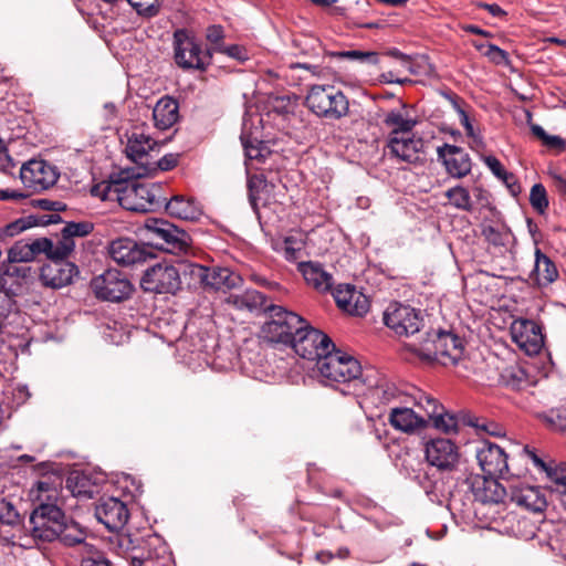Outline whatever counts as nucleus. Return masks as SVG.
<instances>
[{
	"instance_id": "69168bd1",
	"label": "nucleus",
	"mask_w": 566,
	"mask_h": 566,
	"mask_svg": "<svg viewBox=\"0 0 566 566\" xmlns=\"http://www.w3.org/2000/svg\"><path fill=\"white\" fill-rule=\"evenodd\" d=\"M218 53L226 54L240 62L249 59L247 49L240 44H224Z\"/></svg>"
},
{
	"instance_id": "6e6d98bb",
	"label": "nucleus",
	"mask_w": 566,
	"mask_h": 566,
	"mask_svg": "<svg viewBox=\"0 0 566 566\" xmlns=\"http://www.w3.org/2000/svg\"><path fill=\"white\" fill-rule=\"evenodd\" d=\"M29 248L32 250L33 260L41 253H45L48 259L51 260L54 256L55 250H57V241L53 242L51 239L40 238L29 243Z\"/></svg>"
},
{
	"instance_id": "5701e85b",
	"label": "nucleus",
	"mask_w": 566,
	"mask_h": 566,
	"mask_svg": "<svg viewBox=\"0 0 566 566\" xmlns=\"http://www.w3.org/2000/svg\"><path fill=\"white\" fill-rule=\"evenodd\" d=\"M465 484H468L474 500L483 504L503 502L506 495V491L497 481V478H492L486 474H470L465 479Z\"/></svg>"
},
{
	"instance_id": "f03ea898",
	"label": "nucleus",
	"mask_w": 566,
	"mask_h": 566,
	"mask_svg": "<svg viewBox=\"0 0 566 566\" xmlns=\"http://www.w3.org/2000/svg\"><path fill=\"white\" fill-rule=\"evenodd\" d=\"M174 60L184 71L205 72L212 60L192 31L177 29L172 35Z\"/></svg>"
},
{
	"instance_id": "ea45409f",
	"label": "nucleus",
	"mask_w": 566,
	"mask_h": 566,
	"mask_svg": "<svg viewBox=\"0 0 566 566\" xmlns=\"http://www.w3.org/2000/svg\"><path fill=\"white\" fill-rule=\"evenodd\" d=\"M123 179H112L109 181H102L91 188V195L99 198L102 201L116 200L119 202L123 189Z\"/></svg>"
},
{
	"instance_id": "3c124183",
	"label": "nucleus",
	"mask_w": 566,
	"mask_h": 566,
	"mask_svg": "<svg viewBox=\"0 0 566 566\" xmlns=\"http://www.w3.org/2000/svg\"><path fill=\"white\" fill-rule=\"evenodd\" d=\"M7 259L9 262L28 263L33 261L32 250L29 243L22 240L17 241L9 250Z\"/></svg>"
},
{
	"instance_id": "2f4dec72",
	"label": "nucleus",
	"mask_w": 566,
	"mask_h": 566,
	"mask_svg": "<svg viewBox=\"0 0 566 566\" xmlns=\"http://www.w3.org/2000/svg\"><path fill=\"white\" fill-rule=\"evenodd\" d=\"M297 270L302 273L307 284L314 289L326 292L332 287L333 277L323 269L321 263L313 261L300 262Z\"/></svg>"
},
{
	"instance_id": "864d4df0",
	"label": "nucleus",
	"mask_w": 566,
	"mask_h": 566,
	"mask_svg": "<svg viewBox=\"0 0 566 566\" xmlns=\"http://www.w3.org/2000/svg\"><path fill=\"white\" fill-rule=\"evenodd\" d=\"M548 479L555 484V490L566 496V463L556 467L548 465L545 471Z\"/></svg>"
},
{
	"instance_id": "8fccbe9b",
	"label": "nucleus",
	"mask_w": 566,
	"mask_h": 566,
	"mask_svg": "<svg viewBox=\"0 0 566 566\" xmlns=\"http://www.w3.org/2000/svg\"><path fill=\"white\" fill-rule=\"evenodd\" d=\"M178 269H180V275H189L192 280V284L199 285L203 289L207 280L208 266H203L197 263L179 262Z\"/></svg>"
},
{
	"instance_id": "c85d7f7f",
	"label": "nucleus",
	"mask_w": 566,
	"mask_h": 566,
	"mask_svg": "<svg viewBox=\"0 0 566 566\" xmlns=\"http://www.w3.org/2000/svg\"><path fill=\"white\" fill-rule=\"evenodd\" d=\"M62 218L57 213H52L50 216H34L30 214L27 217L19 218L0 229V240H4L6 238H12L24 230L36 226H45L50 223L61 222Z\"/></svg>"
},
{
	"instance_id": "de8ad7c7",
	"label": "nucleus",
	"mask_w": 566,
	"mask_h": 566,
	"mask_svg": "<svg viewBox=\"0 0 566 566\" xmlns=\"http://www.w3.org/2000/svg\"><path fill=\"white\" fill-rule=\"evenodd\" d=\"M331 56L338 59H347L352 61H358L363 64L376 65L379 63V54L374 51H360V50H348V51H336L329 52Z\"/></svg>"
},
{
	"instance_id": "e2e57ef3",
	"label": "nucleus",
	"mask_w": 566,
	"mask_h": 566,
	"mask_svg": "<svg viewBox=\"0 0 566 566\" xmlns=\"http://www.w3.org/2000/svg\"><path fill=\"white\" fill-rule=\"evenodd\" d=\"M36 491V499L44 502H50L52 497H55L57 494L56 488L54 483L49 480L38 481L35 483V489H32V493Z\"/></svg>"
},
{
	"instance_id": "aec40b11",
	"label": "nucleus",
	"mask_w": 566,
	"mask_h": 566,
	"mask_svg": "<svg viewBox=\"0 0 566 566\" xmlns=\"http://www.w3.org/2000/svg\"><path fill=\"white\" fill-rule=\"evenodd\" d=\"M475 453L484 474L504 478L509 472L507 455L500 446L485 440L476 448Z\"/></svg>"
},
{
	"instance_id": "6ab92c4d",
	"label": "nucleus",
	"mask_w": 566,
	"mask_h": 566,
	"mask_svg": "<svg viewBox=\"0 0 566 566\" xmlns=\"http://www.w3.org/2000/svg\"><path fill=\"white\" fill-rule=\"evenodd\" d=\"M95 516L108 531L117 532L126 525L129 511L117 497H101L95 506Z\"/></svg>"
},
{
	"instance_id": "4468645a",
	"label": "nucleus",
	"mask_w": 566,
	"mask_h": 566,
	"mask_svg": "<svg viewBox=\"0 0 566 566\" xmlns=\"http://www.w3.org/2000/svg\"><path fill=\"white\" fill-rule=\"evenodd\" d=\"M385 150L391 159L410 165H423L426 161L424 140L413 134L387 137Z\"/></svg>"
},
{
	"instance_id": "bf43d9fd",
	"label": "nucleus",
	"mask_w": 566,
	"mask_h": 566,
	"mask_svg": "<svg viewBox=\"0 0 566 566\" xmlns=\"http://www.w3.org/2000/svg\"><path fill=\"white\" fill-rule=\"evenodd\" d=\"M136 11L137 15L144 19H150L160 11L161 2H127Z\"/></svg>"
},
{
	"instance_id": "7c9ffc66",
	"label": "nucleus",
	"mask_w": 566,
	"mask_h": 566,
	"mask_svg": "<svg viewBox=\"0 0 566 566\" xmlns=\"http://www.w3.org/2000/svg\"><path fill=\"white\" fill-rule=\"evenodd\" d=\"M153 118L155 126L160 130L172 127L179 118V104L170 97H161L153 109Z\"/></svg>"
},
{
	"instance_id": "f704fd0d",
	"label": "nucleus",
	"mask_w": 566,
	"mask_h": 566,
	"mask_svg": "<svg viewBox=\"0 0 566 566\" xmlns=\"http://www.w3.org/2000/svg\"><path fill=\"white\" fill-rule=\"evenodd\" d=\"M532 275L538 286H547L558 276L555 263L538 248L535 250V265Z\"/></svg>"
},
{
	"instance_id": "b1692460",
	"label": "nucleus",
	"mask_w": 566,
	"mask_h": 566,
	"mask_svg": "<svg viewBox=\"0 0 566 566\" xmlns=\"http://www.w3.org/2000/svg\"><path fill=\"white\" fill-rule=\"evenodd\" d=\"M167 213L174 218L196 222L202 214V206L193 197H187L184 195L172 196L170 199L165 197L163 202Z\"/></svg>"
},
{
	"instance_id": "a19ab883",
	"label": "nucleus",
	"mask_w": 566,
	"mask_h": 566,
	"mask_svg": "<svg viewBox=\"0 0 566 566\" xmlns=\"http://www.w3.org/2000/svg\"><path fill=\"white\" fill-rule=\"evenodd\" d=\"M416 480L432 503H442L444 494L440 489L439 483L433 480L432 475L428 471L416 475Z\"/></svg>"
},
{
	"instance_id": "c756f323",
	"label": "nucleus",
	"mask_w": 566,
	"mask_h": 566,
	"mask_svg": "<svg viewBox=\"0 0 566 566\" xmlns=\"http://www.w3.org/2000/svg\"><path fill=\"white\" fill-rule=\"evenodd\" d=\"M155 145L156 142L143 133L133 132L128 135L126 155L130 160L139 166V171L143 170L144 166L148 161V151L151 150Z\"/></svg>"
},
{
	"instance_id": "20e7f679",
	"label": "nucleus",
	"mask_w": 566,
	"mask_h": 566,
	"mask_svg": "<svg viewBox=\"0 0 566 566\" xmlns=\"http://www.w3.org/2000/svg\"><path fill=\"white\" fill-rule=\"evenodd\" d=\"M30 531L35 539L53 542L62 531L69 530V520L65 513L55 503L42 501L30 515Z\"/></svg>"
},
{
	"instance_id": "7ed1b4c3",
	"label": "nucleus",
	"mask_w": 566,
	"mask_h": 566,
	"mask_svg": "<svg viewBox=\"0 0 566 566\" xmlns=\"http://www.w3.org/2000/svg\"><path fill=\"white\" fill-rule=\"evenodd\" d=\"M307 108L318 117L338 120L346 116L349 103L345 94L333 85H314L305 97Z\"/></svg>"
},
{
	"instance_id": "4be33fe9",
	"label": "nucleus",
	"mask_w": 566,
	"mask_h": 566,
	"mask_svg": "<svg viewBox=\"0 0 566 566\" xmlns=\"http://www.w3.org/2000/svg\"><path fill=\"white\" fill-rule=\"evenodd\" d=\"M437 154L450 177L461 179L471 172V157L461 147L446 143L437 148Z\"/></svg>"
},
{
	"instance_id": "1a4fd4ad",
	"label": "nucleus",
	"mask_w": 566,
	"mask_h": 566,
	"mask_svg": "<svg viewBox=\"0 0 566 566\" xmlns=\"http://www.w3.org/2000/svg\"><path fill=\"white\" fill-rule=\"evenodd\" d=\"M289 346L300 357L307 360H316V363L328 353L329 348L335 349V344L332 339L325 333L308 325L304 318L300 328L294 334L293 342Z\"/></svg>"
},
{
	"instance_id": "6e6552de",
	"label": "nucleus",
	"mask_w": 566,
	"mask_h": 566,
	"mask_svg": "<svg viewBox=\"0 0 566 566\" xmlns=\"http://www.w3.org/2000/svg\"><path fill=\"white\" fill-rule=\"evenodd\" d=\"M266 311L270 312V321L262 326L264 338L270 343L289 346L303 317L276 305L269 306Z\"/></svg>"
},
{
	"instance_id": "4c0bfd02",
	"label": "nucleus",
	"mask_w": 566,
	"mask_h": 566,
	"mask_svg": "<svg viewBox=\"0 0 566 566\" xmlns=\"http://www.w3.org/2000/svg\"><path fill=\"white\" fill-rule=\"evenodd\" d=\"M66 488L74 496L92 499L97 492V486L91 478L83 472H73L66 479Z\"/></svg>"
},
{
	"instance_id": "13d9d810",
	"label": "nucleus",
	"mask_w": 566,
	"mask_h": 566,
	"mask_svg": "<svg viewBox=\"0 0 566 566\" xmlns=\"http://www.w3.org/2000/svg\"><path fill=\"white\" fill-rule=\"evenodd\" d=\"M433 427L444 433L455 432L458 428V421L453 415L441 411L439 415L431 419Z\"/></svg>"
},
{
	"instance_id": "0eeeda50",
	"label": "nucleus",
	"mask_w": 566,
	"mask_h": 566,
	"mask_svg": "<svg viewBox=\"0 0 566 566\" xmlns=\"http://www.w3.org/2000/svg\"><path fill=\"white\" fill-rule=\"evenodd\" d=\"M145 229L154 244L169 253H185L192 243L188 232L165 219H148Z\"/></svg>"
},
{
	"instance_id": "a211bd4d",
	"label": "nucleus",
	"mask_w": 566,
	"mask_h": 566,
	"mask_svg": "<svg viewBox=\"0 0 566 566\" xmlns=\"http://www.w3.org/2000/svg\"><path fill=\"white\" fill-rule=\"evenodd\" d=\"M426 460L441 473L453 472L459 464L457 446L449 439H432L426 443Z\"/></svg>"
},
{
	"instance_id": "2eb2a0df",
	"label": "nucleus",
	"mask_w": 566,
	"mask_h": 566,
	"mask_svg": "<svg viewBox=\"0 0 566 566\" xmlns=\"http://www.w3.org/2000/svg\"><path fill=\"white\" fill-rule=\"evenodd\" d=\"M20 178L25 188L40 192L56 184L59 172L54 166L45 160L31 159L22 165Z\"/></svg>"
},
{
	"instance_id": "37998d69",
	"label": "nucleus",
	"mask_w": 566,
	"mask_h": 566,
	"mask_svg": "<svg viewBox=\"0 0 566 566\" xmlns=\"http://www.w3.org/2000/svg\"><path fill=\"white\" fill-rule=\"evenodd\" d=\"M446 197L450 200L451 205L460 210L471 212L473 205L470 192L467 188L458 185L446 191Z\"/></svg>"
},
{
	"instance_id": "a878e982",
	"label": "nucleus",
	"mask_w": 566,
	"mask_h": 566,
	"mask_svg": "<svg viewBox=\"0 0 566 566\" xmlns=\"http://www.w3.org/2000/svg\"><path fill=\"white\" fill-rule=\"evenodd\" d=\"M94 230L91 221L66 222L57 238V251L60 255H71L75 248L76 238H85Z\"/></svg>"
},
{
	"instance_id": "0e129e2a",
	"label": "nucleus",
	"mask_w": 566,
	"mask_h": 566,
	"mask_svg": "<svg viewBox=\"0 0 566 566\" xmlns=\"http://www.w3.org/2000/svg\"><path fill=\"white\" fill-rule=\"evenodd\" d=\"M19 518L15 507L7 500H0V521L8 525H13Z\"/></svg>"
},
{
	"instance_id": "5fc2aeb1",
	"label": "nucleus",
	"mask_w": 566,
	"mask_h": 566,
	"mask_svg": "<svg viewBox=\"0 0 566 566\" xmlns=\"http://www.w3.org/2000/svg\"><path fill=\"white\" fill-rule=\"evenodd\" d=\"M258 137H253L244 126L240 135V140L244 149L245 157L250 160L259 161L260 148L258 147Z\"/></svg>"
},
{
	"instance_id": "393cba45",
	"label": "nucleus",
	"mask_w": 566,
	"mask_h": 566,
	"mask_svg": "<svg viewBox=\"0 0 566 566\" xmlns=\"http://www.w3.org/2000/svg\"><path fill=\"white\" fill-rule=\"evenodd\" d=\"M334 298L337 306L350 315L363 316L369 311L367 296L352 285L338 286Z\"/></svg>"
},
{
	"instance_id": "cd10ccee",
	"label": "nucleus",
	"mask_w": 566,
	"mask_h": 566,
	"mask_svg": "<svg viewBox=\"0 0 566 566\" xmlns=\"http://www.w3.org/2000/svg\"><path fill=\"white\" fill-rule=\"evenodd\" d=\"M382 124L389 129L387 137H399L412 134L418 120L409 115L407 105L402 104L401 109H391L387 112L384 115Z\"/></svg>"
},
{
	"instance_id": "79ce46f5",
	"label": "nucleus",
	"mask_w": 566,
	"mask_h": 566,
	"mask_svg": "<svg viewBox=\"0 0 566 566\" xmlns=\"http://www.w3.org/2000/svg\"><path fill=\"white\" fill-rule=\"evenodd\" d=\"M178 159L177 154H167L154 164L147 161L143 170L137 172V177L154 176L157 171H169L177 166Z\"/></svg>"
},
{
	"instance_id": "680f3d73",
	"label": "nucleus",
	"mask_w": 566,
	"mask_h": 566,
	"mask_svg": "<svg viewBox=\"0 0 566 566\" xmlns=\"http://www.w3.org/2000/svg\"><path fill=\"white\" fill-rule=\"evenodd\" d=\"M408 72L412 75H429L433 71L432 65L424 56L411 57L407 62Z\"/></svg>"
},
{
	"instance_id": "f257e3e1",
	"label": "nucleus",
	"mask_w": 566,
	"mask_h": 566,
	"mask_svg": "<svg viewBox=\"0 0 566 566\" xmlns=\"http://www.w3.org/2000/svg\"><path fill=\"white\" fill-rule=\"evenodd\" d=\"M319 374L329 381L346 384L356 395L363 386V370L359 361L340 350L328 349V353L316 363Z\"/></svg>"
},
{
	"instance_id": "052dcab7",
	"label": "nucleus",
	"mask_w": 566,
	"mask_h": 566,
	"mask_svg": "<svg viewBox=\"0 0 566 566\" xmlns=\"http://www.w3.org/2000/svg\"><path fill=\"white\" fill-rule=\"evenodd\" d=\"M296 49H300L303 54H312L318 46L319 40L312 35L300 34L292 41Z\"/></svg>"
},
{
	"instance_id": "e433bc0d",
	"label": "nucleus",
	"mask_w": 566,
	"mask_h": 566,
	"mask_svg": "<svg viewBox=\"0 0 566 566\" xmlns=\"http://www.w3.org/2000/svg\"><path fill=\"white\" fill-rule=\"evenodd\" d=\"M483 161L493 175L505 184L512 196L516 197L521 193V185L515 175L507 171L496 157L485 156Z\"/></svg>"
},
{
	"instance_id": "49530a36",
	"label": "nucleus",
	"mask_w": 566,
	"mask_h": 566,
	"mask_svg": "<svg viewBox=\"0 0 566 566\" xmlns=\"http://www.w3.org/2000/svg\"><path fill=\"white\" fill-rule=\"evenodd\" d=\"M538 417L549 430L556 432L566 430V409L564 408H552Z\"/></svg>"
},
{
	"instance_id": "4d7b16f0",
	"label": "nucleus",
	"mask_w": 566,
	"mask_h": 566,
	"mask_svg": "<svg viewBox=\"0 0 566 566\" xmlns=\"http://www.w3.org/2000/svg\"><path fill=\"white\" fill-rule=\"evenodd\" d=\"M57 539L62 544L69 547L76 546L84 542L85 535L84 533L77 527V524L73 521L69 523V530L62 531L61 535H59Z\"/></svg>"
},
{
	"instance_id": "603ef678",
	"label": "nucleus",
	"mask_w": 566,
	"mask_h": 566,
	"mask_svg": "<svg viewBox=\"0 0 566 566\" xmlns=\"http://www.w3.org/2000/svg\"><path fill=\"white\" fill-rule=\"evenodd\" d=\"M530 203L541 214L548 208L547 192L542 184L533 185L530 193Z\"/></svg>"
},
{
	"instance_id": "a18cd8bd",
	"label": "nucleus",
	"mask_w": 566,
	"mask_h": 566,
	"mask_svg": "<svg viewBox=\"0 0 566 566\" xmlns=\"http://www.w3.org/2000/svg\"><path fill=\"white\" fill-rule=\"evenodd\" d=\"M268 182L263 175H252L248 178V196L249 202L255 213L259 212V202L261 192L266 188Z\"/></svg>"
},
{
	"instance_id": "473e14b6",
	"label": "nucleus",
	"mask_w": 566,
	"mask_h": 566,
	"mask_svg": "<svg viewBox=\"0 0 566 566\" xmlns=\"http://www.w3.org/2000/svg\"><path fill=\"white\" fill-rule=\"evenodd\" d=\"M390 424L407 433H411L417 429L426 427L427 421L423 417L418 416L411 408H392L389 415Z\"/></svg>"
},
{
	"instance_id": "09e8293b",
	"label": "nucleus",
	"mask_w": 566,
	"mask_h": 566,
	"mask_svg": "<svg viewBox=\"0 0 566 566\" xmlns=\"http://www.w3.org/2000/svg\"><path fill=\"white\" fill-rule=\"evenodd\" d=\"M224 29L220 24H211L206 29V40L208 42V46L206 48L207 52H210V57L212 59L214 53H218L224 43Z\"/></svg>"
},
{
	"instance_id": "39448f33",
	"label": "nucleus",
	"mask_w": 566,
	"mask_h": 566,
	"mask_svg": "<svg viewBox=\"0 0 566 566\" xmlns=\"http://www.w3.org/2000/svg\"><path fill=\"white\" fill-rule=\"evenodd\" d=\"M464 350L462 339L450 331H431L418 349L419 355L427 360H440L448 358L457 364Z\"/></svg>"
},
{
	"instance_id": "c03bdc74",
	"label": "nucleus",
	"mask_w": 566,
	"mask_h": 566,
	"mask_svg": "<svg viewBox=\"0 0 566 566\" xmlns=\"http://www.w3.org/2000/svg\"><path fill=\"white\" fill-rule=\"evenodd\" d=\"M20 262H9L8 259L3 260L0 264V290L6 285L3 275L18 279H27L31 274V268L25 265H18ZM1 295H7L0 291Z\"/></svg>"
},
{
	"instance_id": "72a5a7b5",
	"label": "nucleus",
	"mask_w": 566,
	"mask_h": 566,
	"mask_svg": "<svg viewBox=\"0 0 566 566\" xmlns=\"http://www.w3.org/2000/svg\"><path fill=\"white\" fill-rule=\"evenodd\" d=\"M226 303L239 311L256 312L269 308L265 305V296L256 290H247L240 294L231 293Z\"/></svg>"
},
{
	"instance_id": "58836bf2",
	"label": "nucleus",
	"mask_w": 566,
	"mask_h": 566,
	"mask_svg": "<svg viewBox=\"0 0 566 566\" xmlns=\"http://www.w3.org/2000/svg\"><path fill=\"white\" fill-rule=\"evenodd\" d=\"M502 382L510 389L521 391L532 385L528 374L518 366H511L501 374Z\"/></svg>"
},
{
	"instance_id": "f3484780",
	"label": "nucleus",
	"mask_w": 566,
	"mask_h": 566,
	"mask_svg": "<svg viewBox=\"0 0 566 566\" xmlns=\"http://www.w3.org/2000/svg\"><path fill=\"white\" fill-rule=\"evenodd\" d=\"M108 253L117 264L123 266L144 263L154 256L146 244L130 238L113 240L108 245Z\"/></svg>"
},
{
	"instance_id": "c9c22d12",
	"label": "nucleus",
	"mask_w": 566,
	"mask_h": 566,
	"mask_svg": "<svg viewBox=\"0 0 566 566\" xmlns=\"http://www.w3.org/2000/svg\"><path fill=\"white\" fill-rule=\"evenodd\" d=\"M512 501L533 512H542L547 506L545 496L534 486H526L514 492Z\"/></svg>"
},
{
	"instance_id": "ddd939ff",
	"label": "nucleus",
	"mask_w": 566,
	"mask_h": 566,
	"mask_svg": "<svg viewBox=\"0 0 566 566\" xmlns=\"http://www.w3.org/2000/svg\"><path fill=\"white\" fill-rule=\"evenodd\" d=\"M361 385L355 396H364L377 407L390 403L400 395L397 386L374 368L365 369Z\"/></svg>"
},
{
	"instance_id": "774afa93",
	"label": "nucleus",
	"mask_w": 566,
	"mask_h": 566,
	"mask_svg": "<svg viewBox=\"0 0 566 566\" xmlns=\"http://www.w3.org/2000/svg\"><path fill=\"white\" fill-rule=\"evenodd\" d=\"M419 405L424 409L430 420L443 411V406H441L434 398L430 396L421 397Z\"/></svg>"
},
{
	"instance_id": "bb28decb",
	"label": "nucleus",
	"mask_w": 566,
	"mask_h": 566,
	"mask_svg": "<svg viewBox=\"0 0 566 566\" xmlns=\"http://www.w3.org/2000/svg\"><path fill=\"white\" fill-rule=\"evenodd\" d=\"M242 277L228 268H208L207 280L203 290L206 291H229L241 286Z\"/></svg>"
},
{
	"instance_id": "dca6fc26",
	"label": "nucleus",
	"mask_w": 566,
	"mask_h": 566,
	"mask_svg": "<svg viewBox=\"0 0 566 566\" xmlns=\"http://www.w3.org/2000/svg\"><path fill=\"white\" fill-rule=\"evenodd\" d=\"M69 256L55 252L54 256L41 268L40 280L44 286L61 289L72 283L73 277L78 274V269L67 261Z\"/></svg>"
},
{
	"instance_id": "9b49d317",
	"label": "nucleus",
	"mask_w": 566,
	"mask_h": 566,
	"mask_svg": "<svg viewBox=\"0 0 566 566\" xmlns=\"http://www.w3.org/2000/svg\"><path fill=\"white\" fill-rule=\"evenodd\" d=\"M140 286L146 292L175 294L181 286L180 269H178V264L174 265L168 262H160L150 266L144 273Z\"/></svg>"
},
{
	"instance_id": "338daca9",
	"label": "nucleus",
	"mask_w": 566,
	"mask_h": 566,
	"mask_svg": "<svg viewBox=\"0 0 566 566\" xmlns=\"http://www.w3.org/2000/svg\"><path fill=\"white\" fill-rule=\"evenodd\" d=\"M484 55L495 64H507L509 54L495 44H488Z\"/></svg>"
},
{
	"instance_id": "9d476101",
	"label": "nucleus",
	"mask_w": 566,
	"mask_h": 566,
	"mask_svg": "<svg viewBox=\"0 0 566 566\" xmlns=\"http://www.w3.org/2000/svg\"><path fill=\"white\" fill-rule=\"evenodd\" d=\"M91 289L98 300L107 302H122L127 300L134 286L125 273L108 269L91 281Z\"/></svg>"
},
{
	"instance_id": "412c9836",
	"label": "nucleus",
	"mask_w": 566,
	"mask_h": 566,
	"mask_svg": "<svg viewBox=\"0 0 566 566\" xmlns=\"http://www.w3.org/2000/svg\"><path fill=\"white\" fill-rule=\"evenodd\" d=\"M514 342L528 355L538 354L544 345L541 326L533 319L521 318L512 324Z\"/></svg>"
},
{
	"instance_id": "423d86ee",
	"label": "nucleus",
	"mask_w": 566,
	"mask_h": 566,
	"mask_svg": "<svg viewBox=\"0 0 566 566\" xmlns=\"http://www.w3.org/2000/svg\"><path fill=\"white\" fill-rule=\"evenodd\" d=\"M119 205L126 210L146 212L163 207L165 196L159 184L144 185L133 180H124L119 190Z\"/></svg>"
},
{
	"instance_id": "f8f14e48",
	"label": "nucleus",
	"mask_w": 566,
	"mask_h": 566,
	"mask_svg": "<svg viewBox=\"0 0 566 566\" xmlns=\"http://www.w3.org/2000/svg\"><path fill=\"white\" fill-rule=\"evenodd\" d=\"M385 325L398 336L418 333L423 325L420 311L400 303H391L384 312Z\"/></svg>"
}]
</instances>
